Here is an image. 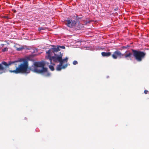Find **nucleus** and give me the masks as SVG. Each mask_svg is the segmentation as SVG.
Wrapping results in <instances>:
<instances>
[{
	"instance_id": "obj_19",
	"label": "nucleus",
	"mask_w": 149,
	"mask_h": 149,
	"mask_svg": "<svg viewBox=\"0 0 149 149\" xmlns=\"http://www.w3.org/2000/svg\"><path fill=\"white\" fill-rule=\"evenodd\" d=\"M129 47V46L128 45H126V46H123V48H127L128 47Z\"/></svg>"
},
{
	"instance_id": "obj_7",
	"label": "nucleus",
	"mask_w": 149,
	"mask_h": 149,
	"mask_svg": "<svg viewBox=\"0 0 149 149\" xmlns=\"http://www.w3.org/2000/svg\"><path fill=\"white\" fill-rule=\"evenodd\" d=\"M68 66V64H66L64 65H63L62 63H60V64L58 65L56 68V70L57 71H60L62 69L65 68Z\"/></svg>"
},
{
	"instance_id": "obj_16",
	"label": "nucleus",
	"mask_w": 149,
	"mask_h": 149,
	"mask_svg": "<svg viewBox=\"0 0 149 149\" xmlns=\"http://www.w3.org/2000/svg\"><path fill=\"white\" fill-rule=\"evenodd\" d=\"M58 46L59 49H60V48H61L63 49H65V47L64 46H60V45H58Z\"/></svg>"
},
{
	"instance_id": "obj_6",
	"label": "nucleus",
	"mask_w": 149,
	"mask_h": 149,
	"mask_svg": "<svg viewBox=\"0 0 149 149\" xmlns=\"http://www.w3.org/2000/svg\"><path fill=\"white\" fill-rule=\"evenodd\" d=\"M65 24L68 27L71 28L75 26L76 22L74 20H66L65 22Z\"/></svg>"
},
{
	"instance_id": "obj_10",
	"label": "nucleus",
	"mask_w": 149,
	"mask_h": 149,
	"mask_svg": "<svg viewBox=\"0 0 149 149\" xmlns=\"http://www.w3.org/2000/svg\"><path fill=\"white\" fill-rule=\"evenodd\" d=\"M51 50H52V52L54 53L55 52H57L59 51L60 50V49L59 48L58 46L57 47L52 48Z\"/></svg>"
},
{
	"instance_id": "obj_1",
	"label": "nucleus",
	"mask_w": 149,
	"mask_h": 149,
	"mask_svg": "<svg viewBox=\"0 0 149 149\" xmlns=\"http://www.w3.org/2000/svg\"><path fill=\"white\" fill-rule=\"evenodd\" d=\"M33 69L32 67H29L28 62L26 59L23 60V62L18 65V67H16L15 70H10V72H14L16 74L22 73L28 74L30 70L38 73H42L47 72V68H45V64L41 62H36L34 63Z\"/></svg>"
},
{
	"instance_id": "obj_13",
	"label": "nucleus",
	"mask_w": 149,
	"mask_h": 149,
	"mask_svg": "<svg viewBox=\"0 0 149 149\" xmlns=\"http://www.w3.org/2000/svg\"><path fill=\"white\" fill-rule=\"evenodd\" d=\"M8 48L7 47H5L3 49H2V51L3 52L7 51H8Z\"/></svg>"
},
{
	"instance_id": "obj_4",
	"label": "nucleus",
	"mask_w": 149,
	"mask_h": 149,
	"mask_svg": "<svg viewBox=\"0 0 149 149\" xmlns=\"http://www.w3.org/2000/svg\"><path fill=\"white\" fill-rule=\"evenodd\" d=\"M60 54L58 55L54 54V56H52L49 58L51 61L52 60L56 62H59L60 63H62V58L63 54L60 52Z\"/></svg>"
},
{
	"instance_id": "obj_14",
	"label": "nucleus",
	"mask_w": 149,
	"mask_h": 149,
	"mask_svg": "<svg viewBox=\"0 0 149 149\" xmlns=\"http://www.w3.org/2000/svg\"><path fill=\"white\" fill-rule=\"evenodd\" d=\"M52 52V50H51V48L47 52V53L49 55Z\"/></svg>"
},
{
	"instance_id": "obj_17",
	"label": "nucleus",
	"mask_w": 149,
	"mask_h": 149,
	"mask_svg": "<svg viewBox=\"0 0 149 149\" xmlns=\"http://www.w3.org/2000/svg\"><path fill=\"white\" fill-rule=\"evenodd\" d=\"M77 63H78V62L76 61H74L73 62V65H75L77 64Z\"/></svg>"
},
{
	"instance_id": "obj_11",
	"label": "nucleus",
	"mask_w": 149,
	"mask_h": 149,
	"mask_svg": "<svg viewBox=\"0 0 149 149\" xmlns=\"http://www.w3.org/2000/svg\"><path fill=\"white\" fill-rule=\"evenodd\" d=\"M68 58L67 57H66L65 58L62 59V64H63L65 62L66 63H67L68 62Z\"/></svg>"
},
{
	"instance_id": "obj_21",
	"label": "nucleus",
	"mask_w": 149,
	"mask_h": 149,
	"mask_svg": "<svg viewBox=\"0 0 149 149\" xmlns=\"http://www.w3.org/2000/svg\"><path fill=\"white\" fill-rule=\"evenodd\" d=\"M5 18H8V17L7 16H6L5 17Z\"/></svg>"
},
{
	"instance_id": "obj_12",
	"label": "nucleus",
	"mask_w": 149,
	"mask_h": 149,
	"mask_svg": "<svg viewBox=\"0 0 149 149\" xmlns=\"http://www.w3.org/2000/svg\"><path fill=\"white\" fill-rule=\"evenodd\" d=\"M49 68L52 71H54V68L53 66L50 65L49 66Z\"/></svg>"
},
{
	"instance_id": "obj_9",
	"label": "nucleus",
	"mask_w": 149,
	"mask_h": 149,
	"mask_svg": "<svg viewBox=\"0 0 149 149\" xmlns=\"http://www.w3.org/2000/svg\"><path fill=\"white\" fill-rule=\"evenodd\" d=\"M15 47L17 51H22L24 49V48L23 46L17 45L15 46Z\"/></svg>"
},
{
	"instance_id": "obj_22",
	"label": "nucleus",
	"mask_w": 149,
	"mask_h": 149,
	"mask_svg": "<svg viewBox=\"0 0 149 149\" xmlns=\"http://www.w3.org/2000/svg\"><path fill=\"white\" fill-rule=\"evenodd\" d=\"M75 29H75L74 30H75L76 31H77V30H76Z\"/></svg>"
},
{
	"instance_id": "obj_5",
	"label": "nucleus",
	"mask_w": 149,
	"mask_h": 149,
	"mask_svg": "<svg viewBox=\"0 0 149 149\" xmlns=\"http://www.w3.org/2000/svg\"><path fill=\"white\" fill-rule=\"evenodd\" d=\"M124 55V54H122L120 51L116 50L113 53L111 56L114 59H116L118 57L122 58Z\"/></svg>"
},
{
	"instance_id": "obj_8",
	"label": "nucleus",
	"mask_w": 149,
	"mask_h": 149,
	"mask_svg": "<svg viewBox=\"0 0 149 149\" xmlns=\"http://www.w3.org/2000/svg\"><path fill=\"white\" fill-rule=\"evenodd\" d=\"M102 56L104 57H109L111 55V52H102L101 53Z\"/></svg>"
},
{
	"instance_id": "obj_2",
	"label": "nucleus",
	"mask_w": 149,
	"mask_h": 149,
	"mask_svg": "<svg viewBox=\"0 0 149 149\" xmlns=\"http://www.w3.org/2000/svg\"><path fill=\"white\" fill-rule=\"evenodd\" d=\"M133 54L131 52L124 54L125 58L127 59H132V55L135 58L136 60L138 62H141L144 59L146 55V53L145 52L132 49V50Z\"/></svg>"
},
{
	"instance_id": "obj_23",
	"label": "nucleus",
	"mask_w": 149,
	"mask_h": 149,
	"mask_svg": "<svg viewBox=\"0 0 149 149\" xmlns=\"http://www.w3.org/2000/svg\"><path fill=\"white\" fill-rule=\"evenodd\" d=\"M15 65H16L17 64H15Z\"/></svg>"
},
{
	"instance_id": "obj_3",
	"label": "nucleus",
	"mask_w": 149,
	"mask_h": 149,
	"mask_svg": "<svg viewBox=\"0 0 149 149\" xmlns=\"http://www.w3.org/2000/svg\"><path fill=\"white\" fill-rule=\"evenodd\" d=\"M17 62L18 61H10L8 64L5 61L2 62V64L0 63V74L5 72L6 68L8 67L9 65Z\"/></svg>"
},
{
	"instance_id": "obj_18",
	"label": "nucleus",
	"mask_w": 149,
	"mask_h": 149,
	"mask_svg": "<svg viewBox=\"0 0 149 149\" xmlns=\"http://www.w3.org/2000/svg\"><path fill=\"white\" fill-rule=\"evenodd\" d=\"M148 92H149L147 90H145L144 91V93L145 94H147L148 93Z\"/></svg>"
},
{
	"instance_id": "obj_20",
	"label": "nucleus",
	"mask_w": 149,
	"mask_h": 149,
	"mask_svg": "<svg viewBox=\"0 0 149 149\" xmlns=\"http://www.w3.org/2000/svg\"><path fill=\"white\" fill-rule=\"evenodd\" d=\"M45 29H43V28H42V29H39L38 31L40 32V31H41V30H44Z\"/></svg>"
},
{
	"instance_id": "obj_15",
	"label": "nucleus",
	"mask_w": 149,
	"mask_h": 149,
	"mask_svg": "<svg viewBox=\"0 0 149 149\" xmlns=\"http://www.w3.org/2000/svg\"><path fill=\"white\" fill-rule=\"evenodd\" d=\"M50 75V74L49 73L47 72L46 74H45V77H49Z\"/></svg>"
}]
</instances>
